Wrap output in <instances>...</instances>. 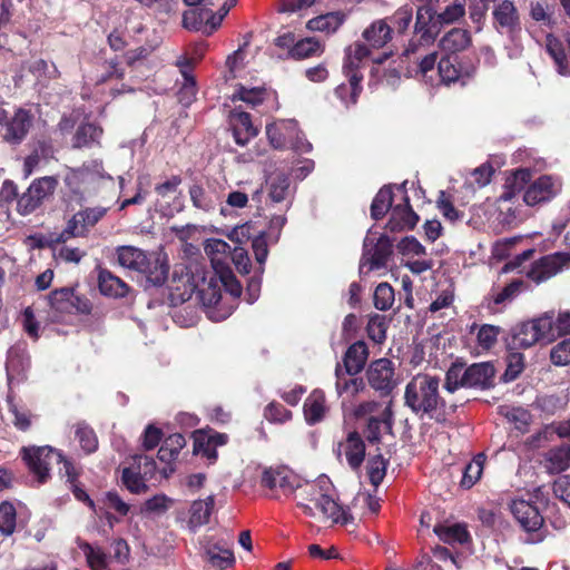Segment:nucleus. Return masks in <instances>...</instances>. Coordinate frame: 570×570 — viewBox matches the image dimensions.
I'll use <instances>...</instances> for the list:
<instances>
[{
    "label": "nucleus",
    "instance_id": "f257e3e1",
    "mask_svg": "<svg viewBox=\"0 0 570 570\" xmlns=\"http://www.w3.org/2000/svg\"><path fill=\"white\" fill-rule=\"evenodd\" d=\"M440 379L430 374H416L406 384L404 400L415 414L438 422L444 421L455 406H448L439 393Z\"/></svg>",
    "mask_w": 570,
    "mask_h": 570
},
{
    "label": "nucleus",
    "instance_id": "f03ea898",
    "mask_svg": "<svg viewBox=\"0 0 570 570\" xmlns=\"http://www.w3.org/2000/svg\"><path fill=\"white\" fill-rule=\"evenodd\" d=\"M303 493L306 494V498H302V500H307L314 503L321 513L332 522L346 524L353 520L352 512L345 510L337 503L336 492L328 476L321 475L314 482L306 483L299 495ZM298 505L306 514H315L313 508L308 503L299 501Z\"/></svg>",
    "mask_w": 570,
    "mask_h": 570
},
{
    "label": "nucleus",
    "instance_id": "7ed1b4c3",
    "mask_svg": "<svg viewBox=\"0 0 570 570\" xmlns=\"http://www.w3.org/2000/svg\"><path fill=\"white\" fill-rule=\"evenodd\" d=\"M117 263L122 268L144 274L156 286L165 283L169 266L166 256L160 253H146L142 249L122 245L115 249Z\"/></svg>",
    "mask_w": 570,
    "mask_h": 570
},
{
    "label": "nucleus",
    "instance_id": "20e7f679",
    "mask_svg": "<svg viewBox=\"0 0 570 570\" xmlns=\"http://www.w3.org/2000/svg\"><path fill=\"white\" fill-rule=\"evenodd\" d=\"M495 368L490 362L474 363L468 367L453 363L445 373L444 389L454 393L459 389L487 390L493 386Z\"/></svg>",
    "mask_w": 570,
    "mask_h": 570
},
{
    "label": "nucleus",
    "instance_id": "39448f33",
    "mask_svg": "<svg viewBox=\"0 0 570 570\" xmlns=\"http://www.w3.org/2000/svg\"><path fill=\"white\" fill-rule=\"evenodd\" d=\"M22 458L28 465L30 472L37 476L40 483L49 478V470L53 463H62L68 461L61 452L51 446H31L21 450Z\"/></svg>",
    "mask_w": 570,
    "mask_h": 570
},
{
    "label": "nucleus",
    "instance_id": "423d86ee",
    "mask_svg": "<svg viewBox=\"0 0 570 570\" xmlns=\"http://www.w3.org/2000/svg\"><path fill=\"white\" fill-rule=\"evenodd\" d=\"M392 254V240L381 235L376 242L368 234L364 239V253L360 264V273L366 275L384 268Z\"/></svg>",
    "mask_w": 570,
    "mask_h": 570
},
{
    "label": "nucleus",
    "instance_id": "0eeeda50",
    "mask_svg": "<svg viewBox=\"0 0 570 570\" xmlns=\"http://www.w3.org/2000/svg\"><path fill=\"white\" fill-rule=\"evenodd\" d=\"M389 58V55L383 53L373 57L372 50L362 41H355L344 49L343 73L345 77L356 76L360 81L363 80L362 70L368 60L375 63H382Z\"/></svg>",
    "mask_w": 570,
    "mask_h": 570
},
{
    "label": "nucleus",
    "instance_id": "6e6552de",
    "mask_svg": "<svg viewBox=\"0 0 570 570\" xmlns=\"http://www.w3.org/2000/svg\"><path fill=\"white\" fill-rule=\"evenodd\" d=\"M105 177L101 160L94 159L85 163L79 168H68L65 175V184L73 194H82Z\"/></svg>",
    "mask_w": 570,
    "mask_h": 570
},
{
    "label": "nucleus",
    "instance_id": "1a4fd4ad",
    "mask_svg": "<svg viewBox=\"0 0 570 570\" xmlns=\"http://www.w3.org/2000/svg\"><path fill=\"white\" fill-rule=\"evenodd\" d=\"M550 321L547 316H539L528 322L521 323L513 333V344L521 348H528L539 342H551Z\"/></svg>",
    "mask_w": 570,
    "mask_h": 570
},
{
    "label": "nucleus",
    "instance_id": "9d476101",
    "mask_svg": "<svg viewBox=\"0 0 570 570\" xmlns=\"http://www.w3.org/2000/svg\"><path fill=\"white\" fill-rule=\"evenodd\" d=\"M198 296L207 309L208 318L220 322L226 320L233 312L234 306L222 307L223 296L218 278H210L208 282L204 279L203 285L198 288Z\"/></svg>",
    "mask_w": 570,
    "mask_h": 570
},
{
    "label": "nucleus",
    "instance_id": "9b49d317",
    "mask_svg": "<svg viewBox=\"0 0 570 570\" xmlns=\"http://www.w3.org/2000/svg\"><path fill=\"white\" fill-rule=\"evenodd\" d=\"M570 263L569 253H554L547 255L531 265L527 276L534 283L540 284L557 275Z\"/></svg>",
    "mask_w": 570,
    "mask_h": 570
},
{
    "label": "nucleus",
    "instance_id": "f8f14e48",
    "mask_svg": "<svg viewBox=\"0 0 570 570\" xmlns=\"http://www.w3.org/2000/svg\"><path fill=\"white\" fill-rule=\"evenodd\" d=\"M261 483L263 487L285 495L294 493L297 489H302L298 476L286 468H269L264 470Z\"/></svg>",
    "mask_w": 570,
    "mask_h": 570
},
{
    "label": "nucleus",
    "instance_id": "ddd939ff",
    "mask_svg": "<svg viewBox=\"0 0 570 570\" xmlns=\"http://www.w3.org/2000/svg\"><path fill=\"white\" fill-rule=\"evenodd\" d=\"M107 213L105 207L86 208L76 213L67 223L66 229L61 234V239L68 237L86 236L89 228L95 226Z\"/></svg>",
    "mask_w": 570,
    "mask_h": 570
},
{
    "label": "nucleus",
    "instance_id": "4468645a",
    "mask_svg": "<svg viewBox=\"0 0 570 570\" xmlns=\"http://www.w3.org/2000/svg\"><path fill=\"white\" fill-rule=\"evenodd\" d=\"M222 23V16H216L209 8H191L184 12L183 24L186 29L210 35Z\"/></svg>",
    "mask_w": 570,
    "mask_h": 570
},
{
    "label": "nucleus",
    "instance_id": "2eb2a0df",
    "mask_svg": "<svg viewBox=\"0 0 570 570\" xmlns=\"http://www.w3.org/2000/svg\"><path fill=\"white\" fill-rule=\"evenodd\" d=\"M438 69L440 81L448 86L452 83L464 86L475 72L474 65L462 66L458 61V57L451 56L441 58Z\"/></svg>",
    "mask_w": 570,
    "mask_h": 570
},
{
    "label": "nucleus",
    "instance_id": "dca6fc26",
    "mask_svg": "<svg viewBox=\"0 0 570 570\" xmlns=\"http://www.w3.org/2000/svg\"><path fill=\"white\" fill-rule=\"evenodd\" d=\"M366 375L368 384L376 391L389 393L396 385L394 366L387 358L372 362L366 371Z\"/></svg>",
    "mask_w": 570,
    "mask_h": 570
},
{
    "label": "nucleus",
    "instance_id": "f3484780",
    "mask_svg": "<svg viewBox=\"0 0 570 570\" xmlns=\"http://www.w3.org/2000/svg\"><path fill=\"white\" fill-rule=\"evenodd\" d=\"M405 185L406 183H403L397 187V190H400L403 195V199L401 204L392 207L391 217L387 223V228L391 232L412 229L419 220V216L410 206V199L406 196Z\"/></svg>",
    "mask_w": 570,
    "mask_h": 570
},
{
    "label": "nucleus",
    "instance_id": "a211bd4d",
    "mask_svg": "<svg viewBox=\"0 0 570 570\" xmlns=\"http://www.w3.org/2000/svg\"><path fill=\"white\" fill-rule=\"evenodd\" d=\"M266 135L275 149H284L292 146L294 136H298V126L294 119L275 120L266 126Z\"/></svg>",
    "mask_w": 570,
    "mask_h": 570
},
{
    "label": "nucleus",
    "instance_id": "6ab92c4d",
    "mask_svg": "<svg viewBox=\"0 0 570 570\" xmlns=\"http://www.w3.org/2000/svg\"><path fill=\"white\" fill-rule=\"evenodd\" d=\"M510 511L520 527L528 532L537 531L543 524L539 508L530 501L515 499L510 504Z\"/></svg>",
    "mask_w": 570,
    "mask_h": 570
},
{
    "label": "nucleus",
    "instance_id": "aec40b11",
    "mask_svg": "<svg viewBox=\"0 0 570 570\" xmlns=\"http://www.w3.org/2000/svg\"><path fill=\"white\" fill-rule=\"evenodd\" d=\"M435 8L419 6L414 22V33L422 39L421 42H434L442 26L436 21Z\"/></svg>",
    "mask_w": 570,
    "mask_h": 570
},
{
    "label": "nucleus",
    "instance_id": "412c9836",
    "mask_svg": "<svg viewBox=\"0 0 570 570\" xmlns=\"http://www.w3.org/2000/svg\"><path fill=\"white\" fill-rule=\"evenodd\" d=\"M559 189L558 179L551 176H541L524 191L523 200L529 206H535L553 198Z\"/></svg>",
    "mask_w": 570,
    "mask_h": 570
},
{
    "label": "nucleus",
    "instance_id": "4be33fe9",
    "mask_svg": "<svg viewBox=\"0 0 570 570\" xmlns=\"http://www.w3.org/2000/svg\"><path fill=\"white\" fill-rule=\"evenodd\" d=\"M32 120L33 116L29 110L18 108L6 122L3 139L9 144H20L26 138Z\"/></svg>",
    "mask_w": 570,
    "mask_h": 570
},
{
    "label": "nucleus",
    "instance_id": "5701e85b",
    "mask_svg": "<svg viewBox=\"0 0 570 570\" xmlns=\"http://www.w3.org/2000/svg\"><path fill=\"white\" fill-rule=\"evenodd\" d=\"M494 23L500 33H505L514 39L520 33V21L517 8L509 0L502 1L493 11Z\"/></svg>",
    "mask_w": 570,
    "mask_h": 570
},
{
    "label": "nucleus",
    "instance_id": "b1692460",
    "mask_svg": "<svg viewBox=\"0 0 570 570\" xmlns=\"http://www.w3.org/2000/svg\"><path fill=\"white\" fill-rule=\"evenodd\" d=\"M49 303L51 308L57 313L56 318L61 314H69L73 311L82 313L89 311L88 304L80 301L75 296L73 291L67 287L52 292L49 296Z\"/></svg>",
    "mask_w": 570,
    "mask_h": 570
},
{
    "label": "nucleus",
    "instance_id": "393cba45",
    "mask_svg": "<svg viewBox=\"0 0 570 570\" xmlns=\"http://www.w3.org/2000/svg\"><path fill=\"white\" fill-rule=\"evenodd\" d=\"M205 556L208 562L218 569H225L235 562L230 540L210 539L204 546Z\"/></svg>",
    "mask_w": 570,
    "mask_h": 570
},
{
    "label": "nucleus",
    "instance_id": "a878e982",
    "mask_svg": "<svg viewBox=\"0 0 570 570\" xmlns=\"http://www.w3.org/2000/svg\"><path fill=\"white\" fill-rule=\"evenodd\" d=\"M392 35L393 29L387 19H377L363 30L362 39L371 50H377L392 40Z\"/></svg>",
    "mask_w": 570,
    "mask_h": 570
},
{
    "label": "nucleus",
    "instance_id": "bb28decb",
    "mask_svg": "<svg viewBox=\"0 0 570 570\" xmlns=\"http://www.w3.org/2000/svg\"><path fill=\"white\" fill-rule=\"evenodd\" d=\"M229 124L234 139L239 146H245L258 134L257 128L252 122L250 116L245 111L237 109L230 111Z\"/></svg>",
    "mask_w": 570,
    "mask_h": 570
},
{
    "label": "nucleus",
    "instance_id": "cd10ccee",
    "mask_svg": "<svg viewBox=\"0 0 570 570\" xmlns=\"http://www.w3.org/2000/svg\"><path fill=\"white\" fill-rule=\"evenodd\" d=\"M337 452L338 455H345L353 470H357L364 461L365 444L358 433L351 432L346 440L338 444Z\"/></svg>",
    "mask_w": 570,
    "mask_h": 570
},
{
    "label": "nucleus",
    "instance_id": "c85d7f7f",
    "mask_svg": "<svg viewBox=\"0 0 570 570\" xmlns=\"http://www.w3.org/2000/svg\"><path fill=\"white\" fill-rule=\"evenodd\" d=\"M304 419L308 425L322 422L327 412L326 397L322 390L316 389L306 397L303 405Z\"/></svg>",
    "mask_w": 570,
    "mask_h": 570
},
{
    "label": "nucleus",
    "instance_id": "c756f323",
    "mask_svg": "<svg viewBox=\"0 0 570 570\" xmlns=\"http://www.w3.org/2000/svg\"><path fill=\"white\" fill-rule=\"evenodd\" d=\"M29 367V358L26 353L24 344H17L8 352L7 375L9 384L13 381H21Z\"/></svg>",
    "mask_w": 570,
    "mask_h": 570
},
{
    "label": "nucleus",
    "instance_id": "7c9ffc66",
    "mask_svg": "<svg viewBox=\"0 0 570 570\" xmlns=\"http://www.w3.org/2000/svg\"><path fill=\"white\" fill-rule=\"evenodd\" d=\"M267 193L272 203L283 204L285 209L291 206V184L288 177L285 174H274L268 178Z\"/></svg>",
    "mask_w": 570,
    "mask_h": 570
},
{
    "label": "nucleus",
    "instance_id": "2f4dec72",
    "mask_svg": "<svg viewBox=\"0 0 570 570\" xmlns=\"http://www.w3.org/2000/svg\"><path fill=\"white\" fill-rule=\"evenodd\" d=\"M471 45V36L468 30L453 28L446 32L439 42V47L445 56L456 57L458 52L465 50Z\"/></svg>",
    "mask_w": 570,
    "mask_h": 570
},
{
    "label": "nucleus",
    "instance_id": "473e14b6",
    "mask_svg": "<svg viewBox=\"0 0 570 570\" xmlns=\"http://www.w3.org/2000/svg\"><path fill=\"white\" fill-rule=\"evenodd\" d=\"M368 357V350L363 341L352 344L344 356L345 372L350 376L358 374L363 368Z\"/></svg>",
    "mask_w": 570,
    "mask_h": 570
},
{
    "label": "nucleus",
    "instance_id": "72a5a7b5",
    "mask_svg": "<svg viewBox=\"0 0 570 570\" xmlns=\"http://www.w3.org/2000/svg\"><path fill=\"white\" fill-rule=\"evenodd\" d=\"M205 253L212 262L215 273H219L223 268L228 267V258L230 254V246L223 239L212 238L205 243Z\"/></svg>",
    "mask_w": 570,
    "mask_h": 570
},
{
    "label": "nucleus",
    "instance_id": "f704fd0d",
    "mask_svg": "<svg viewBox=\"0 0 570 570\" xmlns=\"http://www.w3.org/2000/svg\"><path fill=\"white\" fill-rule=\"evenodd\" d=\"M215 505V497L209 495L204 500H196L189 509L188 528L191 531L205 525L209 521V517Z\"/></svg>",
    "mask_w": 570,
    "mask_h": 570
},
{
    "label": "nucleus",
    "instance_id": "c9c22d12",
    "mask_svg": "<svg viewBox=\"0 0 570 570\" xmlns=\"http://www.w3.org/2000/svg\"><path fill=\"white\" fill-rule=\"evenodd\" d=\"M531 179V171L525 168H521L515 170L511 176H509L504 184V189L500 195L498 202L499 203H508L511 202L518 194H520L525 185Z\"/></svg>",
    "mask_w": 570,
    "mask_h": 570
},
{
    "label": "nucleus",
    "instance_id": "e433bc0d",
    "mask_svg": "<svg viewBox=\"0 0 570 570\" xmlns=\"http://www.w3.org/2000/svg\"><path fill=\"white\" fill-rule=\"evenodd\" d=\"M345 19V13L341 11H334L308 20L306 26L312 31H320L331 35L341 28Z\"/></svg>",
    "mask_w": 570,
    "mask_h": 570
},
{
    "label": "nucleus",
    "instance_id": "4c0bfd02",
    "mask_svg": "<svg viewBox=\"0 0 570 570\" xmlns=\"http://www.w3.org/2000/svg\"><path fill=\"white\" fill-rule=\"evenodd\" d=\"M98 285L101 294L110 297H125L129 289L122 279L107 269L99 272Z\"/></svg>",
    "mask_w": 570,
    "mask_h": 570
},
{
    "label": "nucleus",
    "instance_id": "58836bf2",
    "mask_svg": "<svg viewBox=\"0 0 570 570\" xmlns=\"http://www.w3.org/2000/svg\"><path fill=\"white\" fill-rule=\"evenodd\" d=\"M336 383L335 389L336 393L341 397H354L360 392L365 389V384L360 377H348L346 373L344 374L340 364L336 365L335 368Z\"/></svg>",
    "mask_w": 570,
    "mask_h": 570
},
{
    "label": "nucleus",
    "instance_id": "ea45409f",
    "mask_svg": "<svg viewBox=\"0 0 570 570\" xmlns=\"http://www.w3.org/2000/svg\"><path fill=\"white\" fill-rule=\"evenodd\" d=\"M102 135V129L95 124L85 122L80 125L72 138L73 148L92 147L98 145Z\"/></svg>",
    "mask_w": 570,
    "mask_h": 570
},
{
    "label": "nucleus",
    "instance_id": "a19ab883",
    "mask_svg": "<svg viewBox=\"0 0 570 570\" xmlns=\"http://www.w3.org/2000/svg\"><path fill=\"white\" fill-rule=\"evenodd\" d=\"M435 534L445 543H464L469 540V533L464 525L454 524H438L434 527Z\"/></svg>",
    "mask_w": 570,
    "mask_h": 570
},
{
    "label": "nucleus",
    "instance_id": "79ce46f5",
    "mask_svg": "<svg viewBox=\"0 0 570 570\" xmlns=\"http://www.w3.org/2000/svg\"><path fill=\"white\" fill-rule=\"evenodd\" d=\"M380 499L367 492H358L352 502L353 513L360 517L374 515L380 511Z\"/></svg>",
    "mask_w": 570,
    "mask_h": 570
},
{
    "label": "nucleus",
    "instance_id": "37998d69",
    "mask_svg": "<svg viewBox=\"0 0 570 570\" xmlns=\"http://www.w3.org/2000/svg\"><path fill=\"white\" fill-rule=\"evenodd\" d=\"M324 51V46L316 38H304L297 41L289 50V57L294 59H306L320 56Z\"/></svg>",
    "mask_w": 570,
    "mask_h": 570
},
{
    "label": "nucleus",
    "instance_id": "c03bdc74",
    "mask_svg": "<svg viewBox=\"0 0 570 570\" xmlns=\"http://www.w3.org/2000/svg\"><path fill=\"white\" fill-rule=\"evenodd\" d=\"M348 83H342L335 88V96L348 108L356 104L362 91V81L356 76L347 77Z\"/></svg>",
    "mask_w": 570,
    "mask_h": 570
},
{
    "label": "nucleus",
    "instance_id": "a18cd8bd",
    "mask_svg": "<svg viewBox=\"0 0 570 570\" xmlns=\"http://www.w3.org/2000/svg\"><path fill=\"white\" fill-rule=\"evenodd\" d=\"M543 316H547L550 321V340L551 342L556 340V337H562L570 334V309L559 311L554 316L553 313H544Z\"/></svg>",
    "mask_w": 570,
    "mask_h": 570
},
{
    "label": "nucleus",
    "instance_id": "49530a36",
    "mask_svg": "<svg viewBox=\"0 0 570 570\" xmlns=\"http://www.w3.org/2000/svg\"><path fill=\"white\" fill-rule=\"evenodd\" d=\"M392 412L386 406L380 417H370L367 422L366 438L370 442H377L381 438L382 430H391Z\"/></svg>",
    "mask_w": 570,
    "mask_h": 570
},
{
    "label": "nucleus",
    "instance_id": "de8ad7c7",
    "mask_svg": "<svg viewBox=\"0 0 570 570\" xmlns=\"http://www.w3.org/2000/svg\"><path fill=\"white\" fill-rule=\"evenodd\" d=\"M570 466V446L552 449L547 454V469L551 473H560Z\"/></svg>",
    "mask_w": 570,
    "mask_h": 570
},
{
    "label": "nucleus",
    "instance_id": "09e8293b",
    "mask_svg": "<svg viewBox=\"0 0 570 570\" xmlns=\"http://www.w3.org/2000/svg\"><path fill=\"white\" fill-rule=\"evenodd\" d=\"M546 50L550 57L554 60L558 72L562 76L569 75L567 68V57L562 43L552 35H548L546 38Z\"/></svg>",
    "mask_w": 570,
    "mask_h": 570
},
{
    "label": "nucleus",
    "instance_id": "8fccbe9b",
    "mask_svg": "<svg viewBox=\"0 0 570 570\" xmlns=\"http://www.w3.org/2000/svg\"><path fill=\"white\" fill-rule=\"evenodd\" d=\"M60 472L63 476L67 478V482L69 483V488L72 491L73 495L77 500L87 502L90 508H94V501L90 500L89 495L86 493L83 489L79 487L77 483L78 472L73 464L70 461L63 462V468L60 469Z\"/></svg>",
    "mask_w": 570,
    "mask_h": 570
},
{
    "label": "nucleus",
    "instance_id": "3c124183",
    "mask_svg": "<svg viewBox=\"0 0 570 570\" xmlns=\"http://www.w3.org/2000/svg\"><path fill=\"white\" fill-rule=\"evenodd\" d=\"M485 462L484 454L475 455L470 463H468L463 471L461 485L465 489L472 488L481 478Z\"/></svg>",
    "mask_w": 570,
    "mask_h": 570
},
{
    "label": "nucleus",
    "instance_id": "603ef678",
    "mask_svg": "<svg viewBox=\"0 0 570 570\" xmlns=\"http://www.w3.org/2000/svg\"><path fill=\"white\" fill-rule=\"evenodd\" d=\"M436 21L442 27L458 22L465 16V0H453L442 11L436 12Z\"/></svg>",
    "mask_w": 570,
    "mask_h": 570
},
{
    "label": "nucleus",
    "instance_id": "864d4df0",
    "mask_svg": "<svg viewBox=\"0 0 570 570\" xmlns=\"http://www.w3.org/2000/svg\"><path fill=\"white\" fill-rule=\"evenodd\" d=\"M189 195L193 205L202 210L209 212L216 207L217 196L198 185L190 187Z\"/></svg>",
    "mask_w": 570,
    "mask_h": 570
},
{
    "label": "nucleus",
    "instance_id": "5fc2aeb1",
    "mask_svg": "<svg viewBox=\"0 0 570 570\" xmlns=\"http://www.w3.org/2000/svg\"><path fill=\"white\" fill-rule=\"evenodd\" d=\"M52 156V148L51 146L47 145L46 142H38V145L35 147L32 154H30L26 159L23 164V174L24 177L28 178L33 170L38 167L41 159L49 158Z\"/></svg>",
    "mask_w": 570,
    "mask_h": 570
},
{
    "label": "nucleus",
    "instance_id": "6e6d98bb",
    "mask_svg": "<svg viewBox=\"0 0 570 570\" xmlns=\"http://www.w3.org/2000/svg\"><path fill=\"white\" fill-rule=\"evenodd\" d=\"M501 413L520 432H525L532 420L530 412L523 407H502Z\"/></svg>",
    "mask_w": 570,
    "mask_h": 570
},
{
    "label": "nucleus",
    "instance_id": "4d7b16f0",
    "mask_svg": "<svg viewBox=\"0 0 570 570\" xmlns=\"http://www.w3.org/2000/svg\"><path fill=\"white\" fill-rule=\"evenodd\" d=\"M57 185V178L53 176H45L33 180L29 189L41 204L47 197L53 194Z\"/></svg>",
    "mask_w": 570,
    "mask_h": 570
},
{
    "label": "nucleus",
    "instance_id": "13d9d810",
    "mask_svg": "<svg viewBox=\"0 0 570 570\" xmlns=\"http://www.w3.org/2000/svg\"><path fill=\"white\" fill-rule=\"evenodd\" d=\"M393 195L390 187L379 190L371 206V215L374 219L382 218L392 206Z\"/></svg>",
    "mask_w": 570,
    "mask_h": 570
},
{
    "label": "nucleus",
    "instance_id": "bf43d9fd",
    "mask_svg": "<svg viewBox=\"0 0 570 570\" xmlns=\"http://www.w3.org/2000/svg\"><path fill=\"white\" fill-rule=\"evenodd\" d=\"M413 20V10L410 6L405 4L400 7L391 17L390 24L394 28L396 33L403 35L407 31Z\"/></svg>",
    "mask_w": 570,
    "mask_h": 570
},
{
    "label": "nucleus",
    "instance_id": "052dcab7",
    "mask_svg": "<svg viewBox=\"0 0 570 570\" xmlns=\"http://www.w3.org/2000/svg\"><path fill=\"white\" fill-rule=\"evenodd\" d=\"M524 287V283L521 279L512 281L510 284L504 286L500 292H493L490 295V301L494 305H501L507 302H511L515 298Z\"/></svg>",
    "mask_w": 570,
    "mask_h": 570
},
{
    "label": "nucleus",
    "instance_id": "680f3d73",
    "mask_svg": "<svg viewBox=\"0 0 570 570\" xmlns=\"http://www.w3.org/2000/svg\"><path fill=\"white\" fill-rule=\"evenodd\" d=\"M500 332L501 328L499 326L490 324H483L478 327L476 341L479 347L485 351L492 348L498 341Z\"/></svg>",
    "mask_w": 570,
    "mask_h": 570
},
{
    "label": "nucleus",
    "instance_id": "e2e57ef3",
    "mask_svg": "<svg viewBox=\"0 0 570 570\" xmlns=\"http://www.w3.org/2000/svg\"><path fill=\"white\" fill-rule=\"evenodd\" d=\"M83 551L88 567L91 570H108L107 569V557L100 548L92 547L88 543L80 546Z\"/></svg>",
    "mask_w": 570,
    "mask_h": 570
},
{
    "label": "nucleus",
    "instance_id": "0e129e2a",
    "mask_svg": "<svg viewBox=\"0 0 570 570\" xmlns=\"http://www.w3.org/2000/svg\"><path fill=\"white\" fill-rule=\"evenodd\" d=\"M76 439L86 453H92L98 448V440L94 430L83 423L77 424Z\"/></svg>",
    "mask_w": 570,
    "mask_h": 570
},
{
    "label": "nucleus",
    "instance_id": "69168bd1",
    "mask_svg": "<svg viewBox=\"0 0 570 570\" xmlns=\"http://www.w3.org/2000/svg\"><path fill=\"white\" fill-rule=\"evenodd\" d=\"M264 99H265V90L259 87L245 88V87L240 86L233 94V101L242 100L252 107H255V106L262 104L264 101Z\"/></svg>",
    "mask_w": 570,
    "mask_h": 570
},
{
    "label": "nucleus",
    "instance_id": "338daca9",
    "mask_svg": "<svg viewBox=\"0 0 570 570\" xmlns=\"http://www.w3.org/2000/svg\"><path fill=\"white\" fill-rule=\"evenodd\" d=\"M374 306L380 311H387L394 304V289L387 283H381L374 292Z\"/></svg>",
    "mask_w": 570,
    "mask_h": 570
},
{
    "label": "nucleus",
    "instance_id": "774afa93",
    "mask_svg": "<svg viewBox=\"0 0 570 570\" xmlns=\"http://www.w3.org/2000/svg\"><path fill=\"white\" fill-rule=\"evenodd\" d=\"M550 361L556 366L570 365V336L560 341L550 350Z\"/></svg>",
    "mask_w": 570,
    "mask_h": 570
}]
</instances>
